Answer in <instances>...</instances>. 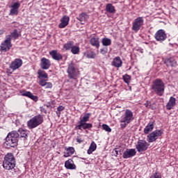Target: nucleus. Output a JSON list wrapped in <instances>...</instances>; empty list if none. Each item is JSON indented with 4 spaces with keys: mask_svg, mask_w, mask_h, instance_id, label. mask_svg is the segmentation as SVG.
Segmentation results:
<instances>
[{
    "mask_svg": "<svg viewBox=\"0 0 178 178\" xmlns=\"http://www.w3.org/2000/svg\"><path fill=\"white\" fill-rule=\"evenodd\" d=\"M176 105V98L174 97H170L168 102L166 104V110L170 111L171 109H173V107Z\"/></svg>",
    "mask_w": 178,
    "mask_h": 178,
    "instance_id": "19",
    "label": "nucleus"
},
{
    "mask_svg": "<svg viewBox=\"0 0 178 178\" xmlns=\"http://www.w3.org/2000/svg\"><path fill=\"white\" fill-rule=\"evenodd\" d=\"M150 178H156V172H154V175L150 177Z\"/></svg>",
    "mask_w": 178,
    "mask_h": 178,
    "instance_id": "52",
    "label": "nucleus"
},
{
    "mask_svg": "<svg viewBox=\"0 0 178 178\" xmlns=\"http://www.w3.org/2000/svg\"><path fill=\"white\" fill-rule=\"evenodd\" d=\"M134 120V114H133V111L130 109H126L124 112V115H122L120 118V123L121 129H126L130 123H131Z\"/></svg>",
    "mask_w": 178,
    "mask_h": 178,
    "instance_id": "1",
    "label": "nucleus"
},
{
    "mask_svg": "<svg viewBox=\"0 0 178 178\" xmlns=\"http://www.w3.org/2000/svg\"><path fill=\"white\" fill-rule=\"evenodd\" d=\"M40 112H42V113H45V115H47V109H45V108L42 106L40 108Z\"/></svg>",
    "mask_w": 178,
    "mask_h": 178,
    "instance_id": "48",
    "label": "nucleus"
},
{
    "mask_svg": "<svg viewBox=\"0 0 178 178\" xmlns=\"http://www.w3.org/2000/svg\"><path fill=\"white\" fill-rule=\"evenodd\" d=\"M83 55L86 58H88L89 59H94V58H95V53L91 51H88L83 53Z\"/></svg>",
    "mask_w": 178,
    "mask_h": 178,
    "instance_id": "35",
    "label": "nucleus"
},
{
    "mask_svg": "<svg viewBox=\"0 0 178 178\" xmlns=\"http://www.w3.org/2000/svg\"><path fill=\"white\" fill-rule=\"evenodd\" d=\"M70 20V17L69 16L64 15L60 19V23L58 24L59 29H65L69 24Z\"/></svg>",
    "mask_w": 178,
    "mask_h": 178,
    "instance_id": "17",
    "label": "nucleus"
},
{
    "mask_svg": "<svg viewBox=\"0 0 178 178\" xmlns=\"http://www.w3.org/2000/svg\"><path fill=\"white\" fill-rule=\"evenodd\" d=\"M102 44L104 47H109V45H112V40L108 38H104L102 40Z\"/></svg>",
    "mask_w": 178,
    "mask_h": 178,
    "instance_id": "31",
    "label": "nucleus"
},
{
    "mask_svg": "<svg viewBox=\"0 0 178 178\" xmlns=\"http://www.w3.org/2000/svg\"><path fill=\"white\" fill-rule=\"evenodd\" d=\"M112 63L113 66L115 67H122L123 61H122V58H120V57L117 56L113 58Z\"/></svg>",
    "mask_w": 178,
    "mask_h": 178,
    "instance_id": "21",
    "label": "nucleus"
},
{
    "mask_svg": "<svg viewBox=\"0 0 178 178\" xmlns=\"http://www.w3.org/2000/svg\"><path fill=\"white\" fill-rule=\"evenodd\" d=\"M140 54H143L144 51H143V49H140Z\"/></svg>",
    "mask_w": 178,
    "mask_h": 178,
    "instance_id": "55",
    "label": "nucleus"
},
{
    "mask_svg": "<svg viewBox=\"0 0 178 178\" xmlns=\"http://www.w3.org/2000/svg\"><path fill=\"white\" fill-rule=\"evenodd\" d=\"M156 140V131L152 132L147 136V141H148V143H154V141H155Z\"/></svg>",
    "mask_w": 178,
    "mask_h": 178,
    "instance_id": "25",
    "label": "nucleus"
},
{
    "mask_svg": "<svg viewBox=\"0 0 178 178\" xmlns=\"http://www.w3.org/2000/svg\"><path fill=\"white\" fill-rule=\"evenodd\" d=\"M102 127L103 130H105L107 133H111V131H112V129H111L106 124H103Z\"/></svg>",
    "mask_w": 178,
    "mask_h": 178,
    "instance_id": "40",
    "label": "nucleus"
},
{
    "mask_svg": "<svg viewBox=\"0 0 178 178\" xmlns=\"http://www.w3.org/2000/svg\"><path fill=\"white\" fill-rule=\"evenodd\" d=\"M100 54H102V55H105L106 54H108V48L103 47L102 49H101Z\"/></svg>",
    "mask_w": 178,
    "mask_h": 178,
    "instance_id": "42",
    "label": "nucleus"
},
{
    "mask_svg": "<svg viewBox=\"0 0 178 178\" xmlns=\"http://www.w3.org/2000/svg\"><path fill=\"white\" fill-rule=\"evenodd\" d=\"M39 84L41 86V87H45L47 85V81L44 79H39Z\"/></svg>",
    "mask_w": 178,
    "mask_h": 178,
    "instance_id": "41",
    "label": "nucleus"
},
{
    "mask_svg": "<svg viewBox=\"0 0 178 178\" xmlns=\"http://www.w3.org/2000/svg\"><path fill=\"white\" fill-rule=\"evenodd\" d=\"M8 37H12V38H14L15 40L19 38V33H17V29H15Z\"/></svg>",
    "mask_w": 178,
    "mask_h": 178,
    "instance_id": "39",
    "label": "nucleus"
},
{
    "mask_svg": "<svg viewBox=\"0 0 178 178\" xmlns=\"http://www.w3.org/2000/svg\"><path fill=\"white\" fill-rule=\"evenodd\" d=\"M40 67L43 70H48L51 67V60L45 57L42 58L40 60Z\"/></svg>",
    "mask_w": 178,
    "mask_h": 178,
    "instance_id": "12",
    "label": "nucleus"
},
{
    "mask_svg": "<svg viewBox=\"0 0 178 178\" xmlns=\"http://www.w3.org/2000/svg\"><path fill=\"white\" fill-rule=\"evenodd\" d=\"M7 137L18 143L19 137H20V134H19V133H17V131H12L11 132L8 134Z\"/></svg>",
    "mask_w": 178,
    "mask_h": 178,
    "instance_id": "18",
    "label": "nucleus"
},
{
    "mask_svg": "<svg viewBox=\"0 0 178 178\" xmlns=\"http://www.w3.org/2000/svg\"><path fill=\"white\" fill-rule=\"evenodd\" d=\"M84 140L80 137L76 138V143H79V144H81V143H83Z\"/></svg>",
    "mask_w": 178,
    "mask_h": 178,
    "instance_id": "45",
    "label": "nucleus"
},
{
    "mask_svg": "<svg viewBox=\"0 0 178 178\" xmlns=\"http://www.w3.org/2000/svg\"><path fill=\"white\" fill-rule=\"evenodd\" d=\"M38 79H48V74L44 70H38Z\"/></svg>",
    "mask_w": 178,
    "mask_h": 178,
    "instance_id": "33",
    "label": "nucleus"
},
{
    "mask_svg": "<svg viewBox=\"0 0 178 178\" xmlns=\"http://www.w3.org/2000/svg\"><path fill=\"white\" fill-rule=\"evenodd\" d=\"M90 42L92 47H95L97 49L99 48V38L93 36L90 38Z\"/></svg>",
    "mask_w": 178,
    "mask_h": 178,
    "instance_id": "23",
    "label": "nucleus"
},
{
    "mask_svg": "<svg viewBox=\"0 0 178 178\" xmlns=\"http://www.w3.org/2000/svg\"><path fill=\"white\" fill-rule=\"evenodd\" d=\"M16 166V159L12 153H8L5 155L3 161V168L6 170H12Z\"/></svg>",
    "mask_w": 178,
    "mask_h": 178,
    "instance_id": "2",
    "label": "nucleus"
},
{
    "mask_svg": "<svg viewBox=\"0 0 178 178\" xmlns=\"http://www.w3.org/2000/svg\"><path fill=\"white\" fill-rule=\"evenodd\" d=\"M4 146L6 148H15V147L17 146V142L6 136V141L4 142Z\"/></svg>",
    "mask_w": 178,
    "mask_h": 178,
    "instance_id": "13",
    "label": "nucleus"
},
{
    "mask_svg": "<svg viewBox=\"0 0 178 178\" xmlns=\"http://www.w3.org/2000/svg\"><path fill=\"white\" fill-rule=\"evenodd\" d=\"M163 131L162 130H159L156 131V137H161Z\"/></svg>",
    "mask_w": 178,
    "mask_h": 178,
    "instance_id": "46",
    "label": "nucleus"
},
{
    "mask_svg": "<svg viewBox=\"0 0 178 178\" xmlns=\"http://www.w3.org/2000/svg\"><path fill=\"white\" fill-rule=\"evenodd\" d=\"M154 130V122H149L144 129L145 134H149L150 131Z\"/></svg>",
    "mask_w": 178,
    "mask_h": 178,
    "instance_id": "27",
    "label": "nucleus"
},
{
    "mask_svg": "<svg viewBox=\"0 0 178 178\" xmlns=\"http://www.w3.org/2000/svg\"><path fill=\"white\" fill-rule=\"evenodd\" d=\"M42 123H44V116L39 114L29 120L27 122V126L30 129H35V127H38V126H40V124H42Z\"/></svg>",
    "mask_w": 178,
    "mask_h": 178,
    "instance_id": "3",
    "label": "nucleus"
},
{
    "mask_svg": "<svg viewBox=\"0 0 178 178\" xmlns=\"http://www.w3.org/2000/svg\"><path fill=\"white\" fill-rule=\"evenodd\" d=\"M113 152H115V156H118V155H119V149L118 148L114 149Z\"/></svg>",
    "mask_w": 178,
    "mask_h": 178,
    "instance_id": "49",
    "label": "nucleus"
},
{
    "mask_svg": "<svg viewBox=\"0 0 178 178\" xmlns=\"http://www.w3.org/2000/svg\"><path fill=\"white\" fill-rule=\"evenodd\" d=\"M154 38H156V33L154 34Z\"/></svg>",
    "mask_w": 178,
    "mask_h": 178,
    "instance_id": "57",
    "label": "nucleus"
},
{
    "mask_svg": "<svg viewBox=\"0 0 178 178\" xmlns=\"http://www.w3.org/2000/svg\"><path fill=\"white\" fill-rule=\"evenodd\" d=\"M149 108H151L152 109H155L156 108V107H154V106H152V105H149Z\"/></svg>",
    "mask_w": 178,
    "mask_h": 178,
    "instance_id": "54",
    "label": "nucleus"
},
{
    "mask_svg": "<svg viewBox=\"0 0 178 178\" xmlns=\"http://www.w3.org/2000/svg\"><path fill=\"white\" fill-rule=\"evenodd\" d=\"M90 118H91V113H87L82 118H80L79 123H87V122H90Z\"/></svg>",
    "mask_w": 178,
    "mask_h": 178,
    "instance_id": "28",
    "label": "nucleus"
},
{
    "mask_svg": "<svg viewBox=\"0 0 178 178\" xmlns=\"http://www.w3.org/2000/svg\"><path fill=\"white\" fill-rule=\"evenodd\" d=\"M22 95L23 97H27L28 98H30L31 99H32V101H34L35 102H37V101H38V97L37 95H33L31 92L24 91L22 93Z\"/></svg>",
    "mask_w": 178,
    "mask_h": 178,
    "instance_id": "20",
    "label": "nucleus"
},
{
    "mask_svg": "<svg viewBox=\"0 0 178 178\" xmlns=\"http://www.w3.org/2000/svg\"><path fill=\"white\" fill-rule=\"evenodd\" d=\"M122 79L126 83V84H129L130 83V81L131 80V76L127 74H124L122 76Z\"/></svg>",
    "mask_w": 178,
    "mask_h": 178,
    "instance_id": "38",
    "label": "nucleus"
},
{
    "mask_svg": "<svg viewBox=\"0 0 178 178\" xmlns=\"http://www.w3.org/2000/svg\"><path fill=\"white\" fill-rule=\"evenodd\" d=\"M152 88V90H154V91L156 92V80H155V81L153 82Z\"/></svg>",
    "mask_w": 178,
    "mask_h": 178,
    "instance_id": "44",
    "label": "nucleus"
},
{
    "mask_svg": "<svg viewBox=\"0 0 178 178\" xmlns=\"http://www.w3.org/2000/svg\"><path fill=\"white\" fill-rule=\"evenodd\" d=\"M46 106H47V108H52V106H51V104H46Z\"/></svg>",
    "mask_w": 178,
    "mask_h": 178,
    "instance_id": "53",
    "label": "nucleus"
},
{
    "mask_svg": "<svg viewBox=\"0 0 178 178\" xmlns=\"http://www.w3.org/2000/svg\"><path fill=\"white\" fill-rule=\"evenodd\" d=\"M19 133V136L21 137V138H23L24 140H27V130H24L22 128H20L18 130Z\"/></svg>",
    "mask_w": 178,
    "mask_h": 178,
    "instance_id": "32",
    "label": "nucleus"
},
{
    "mask_svg": "<svg viewBox=\"0 0 178 178\" xmlns=\"http://www.w3.org/2000/svg\"><path fill=\"white\" fill-rule=\"evenodd\" d=\"M23 65V60L20 58H15L10 65V69L12 70H17V69L22 67Z\"/></svg>",
    "mask_w": 178,
    "mask_h": 178,
    "instance_id": "9",
    "label": "nucleus"
},
{
    "mask_svg": "<svg viewBox=\"0 0 178 178\" xmlns=\"http://www.w3.org/2000/svg\"><path fill=\"white\" fill-rule=\"evenodd\" d=\"M10 16H17L19 15V8H20V3L17 1L10 6Z\"/></svg>",
    "mask_w": 178,
    "mask_h": 178,
    "instance_id": "10",
    "label": "nucleus"
},
{
    "mask_svg": "<svg viewBox=\"0 0 178 178\" xmlns=\"http://www.w3.org/2000/svg\"><path fill=\"white\" fill-rule=\"evenodd\" d=\"M12 48V38L10 36H8L6 40L1 42L0 45L1 52H8Z\"/></svg>",
    "mask_w": 178,
    "mask_h": 178,
    "instance_id": "5",
    "label": "nucleus"
},
{
    "mask_svg": "<svg viewBox=\"0 0 178 178\" xmlns=\"http://www.w3.org/2000/svg\"><path fill=\"white\" fill-rule=\"evenodd\" d=\"M118 153L120 154V155H122V154H123V149H119Z\"/></svg>",
    "mask_w": 178,
    "mask_h": 178,
    "instance_id": "50",
    "label": "nucleus"
},
{
    "mask_svg": "<svg viewBox=\"0 0 178 178\" xmlns=\"http://www.w3.org/2000/svg\"><path fill=\"white\" fill-rule=\"evenodd\" d=\"M136 149H127L122 154L123 159H129V158H133V156H136Z\"/></svg>",
    "mask_w": 178,
    "mask_h": 178,
    "instance_id": "11",
    "label": "nucleus"
},
{
    "mask_svg": "<svg viewBox=\"0 0 178 178\" xmlns=\"http://www.w3.org/2000/svg\"><path fill=\"white\" fill-rule=\"evenodd\" d=\"M164 63L168 66V67H173L176 65L177 62L176 60L173 58H165L164 60Z\"/></svg>",
    "mask_w": 178,
    "mask_h": 178,
    "instance_id": "22",
    "label": "nucleus"
},
{
    "mask_svg": "<svg viewBox=\"0 0 178 178\" xmlns=\"http://www.w3.org/2000/svg\"><path fill=\"white\" fill-rule=\"evenodd\" d=\"M144 25V17H138L134 19L132 23V30L135 33H137L140 29L141 26Z\"/></svg>",
    "mask_w": 178,
    "mask_h": 178,
    "instance_id": "6",
    "label": "nucleus"
},
{
    "mask_svg": "<svg viewBox=\"0 0 178 178\" xmlns=\"http://www.w3.org/2000/svg\"><path fill=\"white\" fill-rule=\"evenodd\" d=\"M65 166L66 169H70L71 170L76 169V165H74V163L72 159L66 161L65 163Z\"/></svg>",
    "mask_w": 178,
    "mask_h": 178,
    "instance_id": "24",
    "label": "nucleus"
},
{
    "mask_svg": "<svg viewBox=\"0 0 178 178\" xmlns=\"http://www.w3.org/2000/svg\"><path fill=\"white\" fill-rule=\"evenodd\" d=\"M49 55H51L52 59L56 60L57 62H59V60H62V59H63V56L62 54L58 52V50H52L49 52Z\"/></svg>",
    "mask_w": 178,
    "mask_h": 178,
    "instance_id": "15",
    "label": "nucleus"
},
{
    "mask_svg": "<svg viewBox=\"0 0 178 178\" xmlns=\"http://www.w3.org/2000/svg\"><path fill=\"white\" fill-rule=\"evenodd\" d=\"M145 105L147 106V108H148V105L147 104H145Z\"/></svg>",
    "mask_w": 178,
    "mask_h": 178,
    "instance_id": "58",
    "label": "nucleus"
},
{
    "mask_svg": "<svg viewBox=\"0 0 178 178\" xmlns=\"http://www.w3.org/2000/svg\"><path fill=\"white\" fill-rule=\"evenodd\" d=\"M168 38V36H166V33H165V31L160 29L156 33V41H159L160 42H163V41H165Z\"/></svg>",
    "mask_w": 178,
    "mask_h": 178,
    "instance_id": "14",
    "label": "nucleus"
},
{
    "mask_svg": "<svg viewBox=\"0 0 178 178\" xmlns=\"http://www.w3.org/2000/svg\"><path fill=\"white\" fill-rule=\"evenodd\" d=\"M66 152H64V158H68L74 154V147H69L68 148L65 149Z\"/></svg>",
    "mask_w": 178,
    "mask_h": 178,
    "instance_id": "26",
    "label": "nucleus"
},
{
    "mask_svg": "<svg viewBox=\"0 0 178 178\" xmlns=\"http://www.w3.org/2000/svg\"><path fill=\"white\" fill-rule=\"evenodd\" d=\"M92 127V124L87 122H80L78 125L75 127L76 130H87V129H91Z\"/></svg>",
    "mask_w": 178,
    "mask_h": 178,
    "instance_id": "16",
    "label": "nucleus"
},
{
    "mask_svg": "<svg viewBox=\"0 0 178 178\" xmlns=\"http://www.w3.org/2000/svg\"><path fill=\"white\" fill-rule=\"evenodd\" d=\"M52 83L51 82H46L45 88H52Z\"/></svg>",
    "mask_w": 178,
    "mask_h": 178,
    "instance_id": "43",
    "label": "nucleus"
},
{
    "mask_svg": "<svg viewBox=\"0 0 178 178\" xmlns=\"http://www.w3.org/2000/svg\"><path fill=\"white\" fill-rule=\"evenodd\" d=\"M106 10L108 13H115L116 9H115V6L112 5V3H108L106 6Z\"/></svg>",
    "mask_w": 178,
    "mask_h": 178,
    "instance_id": "29",
    "label": "nucleus"
},
{
    "mask_svg": "<svg viewBox=\"0 0 178 178\" xmlns=\"http://www.w3.org/2000/svg\"><path fill=\"white\" fill-rule=\"evenodd\" d=\"M97 149V144L95 143V142H92L89 149H88V155H91V154H92V152H94V151H95Z\"/></svg>",
    "mask_w": 178,
    "mask_h": 178,
    "instance_id": "30",
    "label": "nucleus"
},
{
    "mask_svg": "<svg viewBox=\"0 0 178 178\" xmlns=\"http://www.w3.org/2000/svg\"><path fill=\"white\" fill-rule=\"evenodd\" d=\"M149 144L145 140H138L136 145L138 152H145L148 149Z\"/></svg>",
    "mask_w": 178,
    "mask_h": 178,
    "instance_id": "7",
    "label": "nucleus"
},
{
    "mask_svg": "<svg viewBox=\"0 0 178 178\" xmlns=\"http://www.w3.org/2000/svg\"><path fill=\"white\" fill-rule=\"evenodd\" d=\"M74 45V42L70 41L65 43L63 46L64 49H66V51H69L73 48V46Z\"/></svg>",
    "mask_w": 178,
    "mask_h": 178,
    "instance_id": "34",
    "label": "nucleus"
},
{
    "mask_svg": "<svg viewBox=\"0 0 178 178\" xmlns=\"http://www.w3.org/2000/svg\"><path fill=\"white\" fill-rule=\"evenodd\" d=\"M56 113L58 118H60V111H56Z\"/></svg>",
    "mask_w": 178,
    "mask_h": 178,
    "instance_id": "51",
    "label": "nucleus"
},
{
    "mask_svg": "<svg viewBox=\"0 0 178 178\" xmlns=\"http://www.w3.org/2000/svg\"><path fill=\"white\" fill-rule=\"evenodd\" d=\"M79 69L77 68V65L72 62L69 65L67 68V73H68V77L70 79H73L75 80V79L77 77V71Z\"/></svg>",
    "mask_w": 178,
    "mask_h": 178,
    "instance_id": "4",
    "label": "nucleus"
},
{
    "mask_svg": "<svg viewBox=\"0 0 178 178\" xmlns=\"http://www.w3.org/2000/svg\"><path fill=\"white\" fill-rule=\"evenodd\" d=\"M165 92V83L161 79H156V95L162 97Z\"/></svg>",
    "mask_w": 178,
    "mask_h": 178,
    "instance_id": "8",
    "label": "nucleus"
},
{
    "mask_svg": "<svg viewBox=\"0 0 178 178\" xmlns=\"http://www.w3.org/2000/svg\"><path fill=\"white\" fill-rule=\"evenodd\" d=\"M64 109H65V106H59L57 108L58 112H62V111H63Z\"/></svg>",
    "mask_w": 178,
    "mask_h": 178,
    "instance_id": "47",
    "label": "nucleus"
},
{
    "mask_svg": "<svg viewBox=\"0 0 178 178\" xmlns=\"http://www.w3.org/2000/svg\"><path fill=\"white\" fill-rule=\"evenodd\" d=\"M87 19H88V15H87V13H82L79 15V18L78 19L80 22H86V20H87Z\"/></svg>",
    "mask_w": 178,
    "mask_h": 178,
    "instance_id": "36",
    "label": "nucleus"
},
{
    "mask_svg": "<svg viewBox=\"0 0 178 178\" xmlns=\"http://www.w3.org/2000/svg\"><path fill=\"white\" fill-rule=\"evenodd\" d=\"M71 52L73 55H78L80 53V47L78 46H73L71 49Z\"/></svg>",
    "mask_w": 178,
    "mask_h": 178,
    "instance_id": "37",
    "label": "nucleus"
},
{
    "mask_svg": "<svg viewBox=\"0 0 178 178\" xmlns=\"http://www.w3.org/2000/svg\"><path fill=\"white\" fill-rule=\"evenodd\" d=\"M156 178H162V177L161 175H157Z\"/></svg>",
    "mask_w": 178,
    "mask_h": 178,
    "instance_id": "56",
    "label": "nucleus"
}]
</instances>
